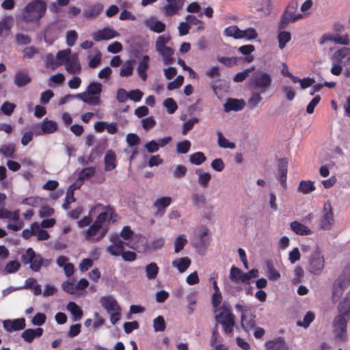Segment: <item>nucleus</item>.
I'll return each mask as SVG.
<instances>
[{
    "label": "nucleus",
    "instance_id": "46",
    "mask_svg": "<svg viewBox=\"0 0 350 350\" xmlns=\"http://www.w3.org/2000/svg\"><path fill=\"white\" fill-rule=\"evenodd\" d=\"M267 274L271 281H276L280 279V273L275 269L273 263L270 261L266 262Z\"/></svg>",
    "mask_w": 350,
    "mask_h": 350
},
{
    "label": "nucleus",
    "instance_id": "17",
    "mask_svg": "<svg viewBox=\"0 0 350 350\" xmlns=\"http://www.w3.org/2000/svg\"><path fill=\"white\" fill-rule=\"evenodd\" d=\"M326 41H331L336 44H342L348 46L350 44V38L347 33L340 35L336 33L335 35H324L322 36L320 44H323Z\"/></svg>",
    "mask_w": 350,
    "mask_h": 350
},
{
    "label": "nucleus",
    "instance_id": "39",
    "mask_svg": "<svg viewBox=\"0 0 350 350\" xmlns=\"http://www.w3.org/2000/svg\"><path fill=\"white\" fill-rule=\"evenodd\" d=\"M285 345L284 339L281 337L276 338L265 343L267 350H282Z\"/></svg>",
    "mask_w": 350,
    "mask_h": 350
},
{
    "label": "nucleus",
    "instance_id": "8",
    "mask_svg": "<svg viewBox=\"0 0 350 350\" xmlns=\"http://www.w3.org/2000/svg\"><path fill=\"white\" fill-rule=\"evenodd\" d=\"M236 310L241 313V325L245 332H249L255 326V316L252 312L250 307L246 305L237 304L235 305Z\"/></svg>",
    "mask_w": 350,
    "mask_h": 350
},
{
    "label": "nucleus",
    "instance_id": "1",
    "mask_svg": "<svg viewBox=\"0 0 350 350\" xmlns=\"http://www.w3.org/2000/svg\"><path fill=\"white\" fill-rule=\"evenodd\" d=\"M272 77L267 72L257 71L248 81V88L251 91L247 103L251 109L258 106L262 101V94L267 92L272 85Z\"/></svg>",
    "mask_w": 350,
    "mask_h": 350
},
{
    "label": "nucleus",
    "instance_id": "11",
    "mask_svg": "<svg viewBox=\"0 0 350 350\" xmlns=\"http://www.w3.org/2000/svg\"><path fill=\"white\" fill-rule=\"evenodd\" d=\"M108 231V226H100L95 223L86 230L85 239L93 243L98 242L105 237Z\"/></svg>",
    "mask_w": 350,
    "mask_h": 350
},
{
    "label": "nucleus",
    "instance_id": "16",
    "mask_svg": "<svg viewBox=\"0 0 350 350\" xmlns=\"http://www.w3.org/2000/svg\"><path fill=\"white\" fill-rule=\"evenodd\" d=\"M287 172L288 161L286 159H281L278 161L277 179L280 181L282 187L285 189L287 188Z\"/></svg>",
    "mask_w": 350,
    "mask_h": 350
},
{
    "label": "nucleus",
    "instance_id": "19",
    "mask_svg": "<svg viewBox=\"0 0 350 350\" xmlns=\"http://www.w3.org/2000/svg\"><path fill=\"white\" fill-rule=\"evenodd\" d=\"M130 247L138 252H145L150 250V243L145 237L137 234L134 237Z\"/></svg>",
    "mask_w": 350,
    "mask_h": 350
},
{
    "label": "nucleus",
    "instance_id": "53",
    "mask_svg": "<svg viewBox=\"0 0 350 350\" xmlns=\"http://www.w3.org/2000/svg\"><path fill=\"white\" fill-rule=\"evenodd\" d=\"M192 203L198 208H201L205 204L206 198L204 194L193 193L191 196Z\"/></svg>",
    "mask_w": 350,
    "mask_h": 350
},
{
    "label": "nucleus",
    "instance_id": "42",
    "mask_svg": "<svg viewBox=\"0 0 350 350\" xmlns=\"http://www.w3.org/2000/svg\"><path fill=\"white\" fill-rule=\"evenodd\" d=\"M15 151L16 147L12 143L3 144L0 147V153L6 158H14Z\"/></svg>",
    "mask_w": 350,
    "mask_h": 350
},
{
    "label": "nucleus",
    "instance_id": "35",
    "mask_svg": "<svg viewBox=\"0 0 350 350\" xmlns=\"http://www.w3.org/2000/svg\"><path fill=\"white\" fill-rule=\"evenodd\" d=\"M103 5L101 3H96L91 5L83 11V16L86 18H91L98 16L103 11Z\"/></svg>",
    "mask_w": 350,
    "mask_h": 350
},
{
    "label": "nucleus",
    "instance_id": "18",
    "mask_svg": "<svg viewBox=\"0 0 350 350\" xmlns=\"http://www.w3.org/2000/svg\"><path fill=\"white\" fill-rule=\"evenodd\" d=\"M334 224V216L330 204L324 205L323 214L321 221V228L323 230H329Z\"/></svg>",
    "mask_w": 350,
    "mask_h": 350
},
{
    "label": "nucleus",
    "instance_id": "32",
    "mask_svg": "<svg viewBox=\"0 0 350 350\" xmlns=\"http://www.w3.org/2000/svg\"><path fill=\"white\" fill-rule=\"evenodd\" d=\"M51 259L43 258L41 255H37L30 263V269L33 271L38 272L42 267H47L51 263Z\"/></svg>",
    "mask_w": 350,
    "mask_h": 350
},
{
    "label": "nucleus",
    "instance_id": "4",
    "mask_svg": "<svg viewBox=\"0 0 350 350\" xmlns=\"http://www.w3.org/2000/svg\"><path fill=\"white\" fill-rule=\"evenodd\" d=\"M350 285V265L345 267L332 286V301H336Z\"/></svg>",
    "mask_w": 350,
    "mask_h": 350
},
{
    "label": "nucleus",
    "instance_id": "15",
    "mask_svg": "<svg viewBox=\"0 0 350 350\" xmlns=\"http://www.w3.org/2000/svg\"><path fill=\"white\" fill-rule=\"evenodd\" d=\"M92 36L94 41L99 42L118 37L120 33L110 27H105L94 32Z\"/></svg>",
    "mask_w": 350,
    "mask_h": 350
},
{
    "label": "nucleus",
    "instance_id": "26",
    "mask_svg": "<svg viewBox=\"0 0 350 350\" xmlns=\"http://www.w3.org/2000/svg\"><path fill=\"white\" fill-rule=\"evenodd\" d=\"M66 69L70 74H79L81 71V66L77 54L71 55L66 63Z\"/></svg>",
    "mask_w": 350,
    "mask_h": 350
},
{
    "label": "nucleus",
    "instance_id": "56",
    "mask_svg": "<svg viewBox=\"0 0 350 350\" xmlns=\"http://www.w3.org/2000/svg\"><path fill=\"white\" fill-rule=\"evenodd\" d=\"M239 39L245 38L246 40H251L256 39L258 36L256 31L254 28H247L244 30L241 29Z\"/></svg>",
    "mask_w": 350,
    "mask_h": 350
},
{
    "label": "nucleus",
    "instance_id": "31",
    "mask_svg": "<svg viewBox=\"0 0 350 350\" xmlns=\"http://www.w3.org/2000/svg\"><path fill=\"white\" fill-rule=\"evenodd\" d=\"M229 278L235 284L246 283V275H245V273L234 266H232L230 269Z\"/></svg>",
    "mask_w": 350,
    "mask_h": 350
},
{
    "label": "nucleus",
    "instance_id": "47",
    "mask_svg": "<svg viewBox=\"0 0 350 350\" xmlns=\"http://www.w3.org/2000/svg\"><path fill=\"white\" fill-rule=\"evenodd\" d=\"M314 189V183L310 180H302L298 187V191L304 194L310 193Z\"/></svg>",
    "mask_w": 350,
    "mask_h": 350
},
{
    "label": "nucleus",
    "instance_id": "29",
    "mask_svg": "<svg viewBox=\"0 0 350 350\" xmlns=\"http://www.w3.org/2000/svg\"><path fill=\"white\" fill-rule=\"evenodd\" d=\"M31 77L25 70H18L14 75V84L18 88H23L31 82Z\"/></svg>",
    "mask_w": 350,
    "mask_h": 350
},
{
    "label": "nucleus",
    "instance_id": "23",
    "mask_svg": "<svg viewBox=\"0 0 350 350\" xmlns=\"http://www.w3.org/2000/svg\"><path fill=\"white\" fill-rule=\"evenodd\" d=\"M167 4L163 8L166 16H171L176 14L184 5V0H166Z\"/></svg>",
    "mask_w": 350,
    "mask_h": 350
},
{
    "label": "nucleus",
    "instance_id": "30",
    "mask_svg": "<svg viewBox=\"0 0 350 350\" xmlns=\"http://www.w3.org/2000/svg\"><path fill=\"white\" fill-rule=\"evenodd\" d=\"M41 131L36 132L37 135L53 133L57 130V124L53 120L45 118L41 124Z\"/></svg>",
    "mask_w": 350,
    "mask_h": 350
},
{
    "label": "nucleus",
    "instance_id": "22",
    "mask_svg": "<svg viewBox=\"0 0 350 350\" xmlns=\"http://www.w3.org/2000/svg\"><path fill=\"white\" fill-rule=\"evenodd\" d=\"M3 327L8 332L21 330L25 327V319L21 318L14 320H4Z\"/></svg>",
    "mask_w": 350,
    "mask_h": 350
},
{
    "label": "nucleus",
    "instance_id": "57",
    "mask_svg": "<svg viewBox=\"0 0 350 350\" xmlns=\"http://www.w3.org/2000/svg\"><path fill=\"white\" fill-rule=\"evenodd\" d=\"M187 239L185 234L179 235L174 241V252L175 253L180 252L187 244Z\"/></svg>",
    "mask_w": 350,
    "mask_h": 350
},
{
    "label": "nucleus",
    "instance_id": "52",
    "mask_svg": "<svg viewBox=\"0 0 350 350\" xmlns=\"http://www.w3.org/2000/svg\"><path fill=\"white\" fill-rule=\"evenodd\" d=\"M315 314L312 311H308L304 317L303 321H297V324L299 327L307 328L310 323L314 320Z\"/></svg>",
    "mask_w": 350,
    "mask_h": 350
},
{
    "label": "nucleus",
    "instance_id": "62",
    "mask_svg": "<svg viewBox=\"0 0 350 350\" xmlns=\"http://www.w3.org/2000/svg\"><path fill=\"white\" fill-rule=\"evenodd\" d=\"M36 256L33 250L29 247L21 256V260L23 264H30Z\"/></svg>",
    "mask_w": 350,
    "mask_h": 350
},
{
    "label": "nucleus",
    "instance_id": "41",
    "mask_svg": "<svg viewBox=\"0 0 350 350\" xmlns=\"http://www.w3.org/2000/svg\"><path fill=\"white\" fill-rule=\"evenodd\" d=\"M66 308L73 316L75 321H79L82 318L83 311L80 307L75 302H69L66 306Z\"/></svg>",
    "mask_w": 350,
    "mask_h": 350
},
{
    "label": "nucleus",
    "instance_id": "37",
    "mask_svg": "<svg viewBox=\"0 0 350 350\" xmlns=\"http://www.w3.org/2000/svg\"><path fill=\"white\" fill-rule=\"evenodd\" d=\"M291 228L297 234L299 235H309L312 233V231L308 227L297 221L291 223Z\"/></svg>",
    "mask_w": 350,
    "mask_h": 350
},
{
    "label": "nucleus",
    "instance_id": "38",
    "mask_svg": "<svg viewBox=\"0 0 350 350\" xmlns=\"http://www.w3.org/2000/svg\"><path fill=\"white\" fill-rule=\"evenodd\" d=\"M171 202L172 198L170 197H161L154 202V206L157 209V213L161 212V215H162L165 208L169 206Z\"/></svg>",
    "mask_w": 350,
    "mask_h": 350
},
{
    "label": "nucleus",
    "instance_id": "48",
    "mask_svg": "<svg viewBox=\"0 0 350 350\" xmlns=\"http://www.w3.org/2000/svg\"><path fill=\"white\" fill-rule=\"evenodd\" d=\"M206 159L204 154L202 152H196L193 154H190L189 156V161L191 163L200 165L202 163H204Z\"/></svg>",
    "mask_w": 350,
    "mask_h": 350
},
{
    "label": "nucleus",
    "instance_id": "33",
    "mask_svg": "<svg viewBox=\"0 0 350 350\" xmlns=\"http://www.w3.org/2000/svg\"><path fill=\"white\" fill-rule=\"evenodd\" d=\"M172 264L180 273H184L190 266L191 260L188 257L178 258L173 260Z\"/></svg>",
    "mask_w": 350,
    "mask_h": 350
},
{
    "label": "nucleus",
    "instance_id": "58",
    "mask_svg": "<svg viewBox=\"0 0 350 350\" xmlns=\"http://www.w3.org/2000/svg\"><path fill=\"white\" fill-rule=\"evenodd\" d=\"M70 53L71 50L70 49L59 51L56 55L57 60L59 62L58 64H66L70 57Z\"/></svg>",
    "mask_w": 350,
    "mask_h": 350
},
{
    "label": "nucleus",
    "instance_id": "24",
    "mask_svg": "<svg viewBox=\"0 0 350 350\" xmlns=\"http://www.w3.org/2000/svg\"><path fill=\"white\" fill-rule=\"evenodd\" d=\"M150 57L147 55H143L139 60L137 66V72L141 79L144 81H146L148 75L146 71L149 68Z\"/></svg>",
    "mask_w": 350,
    "mask_h": 350
},
{
    "label": "nucleus",
    "instance_id": "3",
    "mask_svg": "<svg viewBox=\"0 0 350 350\" xmlns=\"http://www.w3.org/2000/svg\"><path fill=\"white\" fill-rule=\"evenodd\" d=\"M101 306L110 315V322L115 325L121 319L122 308L112 295L102 296L100 298Z\"/></svg>",
    "mask_w": 350,
    "mask_h": 350
},
{
    "label": "nucleus",
    "instance_id": "51",
    "mask_svg": "<svg viewBox=\"0 0 350 350\" xmlns=\"http://www.w3.org/2000/svg\"><path fill=\"white\" fill-rule=\"evenodd\" d=\"M291 38V33L288 31H283L278 33V46L280 49H282L285 47L286 43H288Z\"/></svg>",
    "mask_w": 350,
    "mask_h": 350
},
{
    "label": "nucleus",
    "instance_id": "10",
    "mask_svg": "<svg viewBox=\"0 0 350 350\" xmlns=\"http://www.w3.org/2000/svg\"><path fill=\"white\" fill-rule=\"evenodd\" d=\"M297 8V3L296 1H292L289 3L287 9L285 10L281 17L280 23V29L285 28L289 23H293L303 17L301 14L295 13Z\"/></svg>",
    "mask_w": 350,
    "mask_h": 350
},
{
    "label": "nucleus",
    "instance_id": "36",
    "mask_svg": "<svg viewBox=\"0 0 350 350\" xmlns=\"http://www.w3.org/2000/svg\"><path fill=\"white\" fill-rule=\"evenodd\" d=\"M217 321H219L220 323L224 325H234L235 317L231 312L221 313L216 316Z\"/></svg>",
    "mask_w": 350,
    "mask_h": 350
},
{
    "label": "nucleus",
    "instance_id": "63",
    "mask_svg": "<svg viewBox=\"0 0 350 350\" xmlns=\"http://www.w3.org/2000/svg\"><path fill=\"white\" fill-rule=\"evenodd\" d=\"M163 106L166 107L168 113H174L178 108L176 103L172 98H167L163 101Z\"/></svg>",
    "mask_w": 350,
    "mask_h": 350
},
{
    "label": "nucleus",
    "instance_id": "61",
    "mask_svg": "<svg viewBox=\"0 0 350 350\" xmlns=\"http://www.w3.org/2000/svg\"><path fill=\"white\" fill-rule=\"evenodd\" d=\"M75 201V198L74 197L73 189L68 188L66 191V196L64 200V202L62 204V207L64 209L67 210L69 208V206L72 202Z\"/></svg>",
    "mask_w": 350,
    "mask_h": 350
},
{
    "label": "nucleus",
    "instance_id": "45",
    "mask_svg": "<svg viewBox=\"0 0 350 350\" xmlns=\"http://www.w3.org/2000/svg\"><path fill=\"white\" fill-rule=\"evenodd\" d=\"M217 144L221 148H230L234 149L236 145L234 142H229L226 139L220 131L217 132Z\"/></svg>",
    "mask_w": 350,
    "mask_h": 350
},
{
    "label": "nucleus",
    "instance_id": "28",
    "mask_svg": "<svg viewBox=\"0 0 350 350\" xmlns=\"http://www.w3.org/2000/svg\"><path fill=\"white\" fill-rule=\"evenodd\" d=\"M43 334V329L38 327L36 329H27L21 334L24 341L31 343L36 338L40 337Z\"/></svg>",
    "mask_w": 350,
    "mask_h": 350
},
{
    "label": "nucleus",
    "instance_id": "5",
    "mask_svg": "<svg viewBox=\"0 0 350 350\" xmlns=\"http://www.w3.org/2000/svg\"><path fill=\"white\" fill-rule=\"evenodd\" d=\"M350 317L338 314L333 319V334L336 340L345 341L347 337V323Z\"/></svg>",
    "mask_w": 350,
    "mask_h": 350
},
{
    "label": "nucleus",
    "instance_id": "20",
    "mask_svg": "<svg viewBox=\"0 0 350 350\" xmlns=\"http://www.w3.org/2000/svg\"><path fill=\"white\" fill-rule=\"evenodd\" d=\"M171 37L170 35H161L157 38L155 41V49L159 55L167 54L171 52L173 49L167 46V44L170 41Z\"/></svg>",
    "mask_w": 350,
    "mask_h": 350
},
{
    "label": "nucleus",
    "instance_id": "34",
    "mask_svg": "<svg viewBox=\"0 0 350 350\" xmlns=\"http://www.w3.org/2000/svg\"><path fill=\"white\" fill-rule=\"evenodd\" d=\"M116 157L112 150H108L104 158L105 170L111 171L116 167Z\"/></svg>",
    "mask_w": 350,
    "mask_h": 350
},
{
    "label": "nucleus",
    "instance_id": "9",
    "mask_svg": "<svg viewBox=\"0 0 350 350\" xmlns=\"http://www.w3.org/2000/svg\"><path fill=\"white\" fill-rule=\"evenodd\" d=\"M65 26L59 21L49 24L44 29L43 38L48 44H52L58 38Z\"/></svg>",
    "mask_w": 350,
    "mask_h": 350
},
{
    "label": "nucleus",
    "instance_id": "13",
    "mask_svg": "<svg viewBox=\"0 0 350 350\" xmlns=\"http://www.w3.org/2000/svg\"><path fill=\"white\" fill-rule=\"evenodd\" d=\"M109 240L111 243L107 247V252L114 256H121L124 246L129 244L122 241L118 234H113L110 236Z\"/></svg>",
    "mask_w": 350,
    "mask_h": 350
},
{
    "label": "nucleus",
    "instance_id": "7",
    "mask_svg": "<svg viewBox=\"0 0 350 350\" xmlns=\"http://www.w3.org/2000/svg\"><path fill=\"white\" fill-rule=\"evenodd\" d=\"M325 267V258L321 251L316 248L308 259V271L314 275H319Z\"/></svg>",
    "mask_w": 350,
    "mask_h": 350
},
{
    "label": "nucleus",
    "instance_id": "6",
    "mask_svg": "<svg viewBox=\"0 0 350 350\" xmlns=\"http://www.w3.org/2000/svg\"><path fill=\"white\" fill-rule=\"evenodd\" d=\"M96 210L101 211L94 222L96 224L100 226H107V224H106L107 219L108 222H115L116 219L113 217H116L117 215L111 207L109 206H104L102 204H97L91 208L89 213L90 215H92Z\"/></svg>",
    "mask_w": 350,
    "mask_h": 350
},
{
    "label": "nucleus",
    "instance_id": "43",
    "mask_svg": "<svg viewBox=\"0 0 350 350\" xmlns=\"http://www.w3.org/2000/svg\"><path fill=\"white\" fill-rule=\"evenodd\" d=\"M145 271L148 280H154L159 273V267L155 262H150L145 267Z\"/></svg>",
    "mask_w": 350,
    "mask_h": 350
},
{
    "label": "nucleus",
    "instance_id": "64",
    "mask_svg": "<svg viewBox=\"0 0 350 350\" xmlns=\"http://www.w3.org/2000/svg\"><path fill=\"white\" fill-rule=\"evenodd\" d=\"M153 327L155 332H163L165 329V323L162 316H159L153 321Z\"/></svg>",
    "mask_w": 350,
    "mask_h": 350
},
{
    "label": "nucleus",
    "instance_id": "12",
    "mask_svg": "<svg viewBox=\"0 0 350 350\" xmlns=\"http://www.w3.org/2000/svg\"><path fill=\"white\" fill-rule=\"evenodd\" d=\"M86 96L91 100L90 105L96 106L101 103L102 85L98 82L90 83L85 91Z\"/></svg>",
    "mask_w": 350,
    "mask_h": 350
},
{
    "label": "nucleus",
    "instance_id": "49",
    "mask_svg": "<svg viewBox=\"0 0 350 350\" xmlns=\"http://www.w3.org/2000/svg\"><path fill=\"white\" fill-rule=\"evenodd\" d=\"M185 20H187L189 22L190 26H197L198 31H201L204 30V22L199 20L196 16L189 14L185 17Z\"/></svg>",
    "mask_w": 350,
    "mask_h": 350
},
{
    "label": "nucleus",
    "instance_id": "2",
    "mask_svg": "<svg viewBox=\"0 0 350 350\" xmlns=\"http://www.w3.org/2000/svg\"><path fill=\"white\" fill-rule=\"evenodd\" d=\"M46 10L47 4L44 0H31L23 8L20 18L26 23H39Z\"/></svg>",
    "mask_w": 350,
    "mask_h": 350
},
{
    "label": "nucleus",
    "instance_id": "44",
    "mask_svg": "<svg viewBox=\"0 0 350 350\" xmlns=\"http://www.w3.org/2000/svg\"><path fill=\"white\" fill-rule=\"evenodd\" d=\"M0 218L8 219L10 221H16L20 218L19 210H15L14 211H10L5 209L0 210Z\"/></svg>",
    "mask_w": 350,
    "mask_h": 350
},
{
    "label": "nucleus",
    "instance_id": "21",
    "mask_svg": "<svg viewBox=\"0 0 350 350\" xmlns=\"http://www.w3.org/2000/svg\"><path fill=\"white\" fill-rule=\"evenodd\" d=\"M332 60L334 62L342 63L344 66L350 64V48L342 47L337 50L333 55Z\"/></svg>",
    "mask_w": 350,
    "mask_h": 350
},
{
    "label": "nucleus",
    "instance_id": "54",
    "mask_svg": "<svg viewBox=\"0 0 350 350\" xmlns=\"http://www.w3.org/2000/svg\"><path fill=\"white\" fill-rule=\"evenodd\" d=\"M133 72V66L131 61H126L122 65L120 71V75L123 77H128L132 75Z\"/></svg>",
    "mask_w": 350,
    "mask_h": 350
},
{
    "label": "nucleus",
    "instance_id": "55",
    "mask_svg": "<svg viewBox=\"0 0 350 350\" xmlns=\"http://www.w3.org/2000/svg\"><path fill=\"white\" fill-rule=\"evenodd\" d=\"M241 29L236 25H232L226 27L224 33L225 36L228 37H233L235 39H239L240 38Z\"/></svg>",
    "mask_w": 350,
    "mask_h": 350
},
{
    "label": "nucleus",
    "instance_id": "40",
    "mask_svg": "<svg viewBox=\"0 0 350 350\" xmlns=\"http://www.w3.org/2000/svg\"><path fill=\"white\" fill-rule=\"evenodd\" d=\"M198 175V183L202 187H206L211 180V176L208 172L202 171L201 169L196 170Z\"/></svg>",
    "mask_w": 350,
    "mask_h": 350
},
{
    "label": "nucleus",
    "instance_id": "25",
    "mask_svg": "<svg viewBox=\"0 0 350 350\" xmlns=\"http://www.w3.org/2000/svg\"><path fill=\"white\" fill-rule=\"evenodd\" d=\"M337 310L338 314L350 317V290L338 303Z\"/></svg>",
    "mask_w": 350,
    "mask_h": 350
},
{
    "label": "nucleus",
    "instance_id": "27",
    "mask_svg": "<svg viewBox=\"0 0 350 350\" xmlns=\"http://www.w3.org/2000/svg\"><path fill=\"white\" fill-rule=\"evenodd\" d=\"M245 106L243 100L234 98H228L224 105V109L226 112L230 111H238L241 110Z\"/></svg>",
    "mask_w": 350,
    "mask_h": 350
},
{
    "label": "nucleus",
    "instance_id": "60",
    "mask_svg": "<svg viewBox=\"0 0 350 350\" xmlns=\"http://www.w3.org/2000/svg\"><path fill=\"white\" fill-rule=\"evenodd\" d=\"M199 122L198 118H191L185 121L183 124L182 133L186 135L190 130H191L195 124Z\"/></svg>",
    "mask_w": 350,
    "mask_h": 350
},
{
    "label": "nucleus",
    "instance_id": "50",
    "mask_svg": "<svg viewBox=\"0 0 350 350\" xmlns=\"http://www.w3.org/2000/svg\"><path fill=\"white\" fill-rule=\"evenodd\" d=\"M12 22V17L10 16H6L0 21V37L4 31H10Z\"/></svg>",
    "mask_w": 350,
    "mask_h": 350
},
{
    "label": "nucleus",
    "instance_id": "59",
    "mask_svg": "<svg viewBox=\"0 0 350 350\" xmlns=\"http://www.w3.org/2000/svg\"><path fill=\"white\" fill-rule=\"evenodd\" d=\"M191 145V142L187 139L180 142L176 144V152L178 154H186L189 151Z\"/></svg>",
    "mask_w": 350,
    "mask_h": 350
},
{
    "label": "nucleus",
    "instance_id": "14",
    "mask_svg": "<svg viewBox=\"0 0 350 350\" xmlns=\"http://www.w3.org/2000/svg\"><path fill=\"white\" fill-rule=\"evenodd\" d=\"M144 24L151 31L161 33L165 31L166 25L161 21L158 20L155 16H150L144 21Z\"/></svg>",
    "mask_w": 350,
    "mask_h": 350
}]
</instances>
